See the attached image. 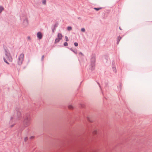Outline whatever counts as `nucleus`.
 <instances>
[{"label":"nucleus","mask_w":152,"mask_h":152,"mask_svg":"<svg viewBox=\"0 0 152 152\" xmlns=\"http://www.w3.org/2000/svg\"><path fill=\"white\" fill-rule=\"evenodd\" d=\"M96 58L94 55H91L90 60L89 69L91 70L94 69L95 66Z\"/></svg>","instance_id":"f257e3e1"},{"label":"nucleus","mask_w":152,"mask_h":152,"mask_svg":"<svg viewBox=\"0 0 152 152\" xmlns=\"http://www.w3.org/2000/svg\"><path fill=\"white\" fill-rule=\"evenodd\" d=\"M28 139V138L27 137H26L24 139V141H26Z\"/></svg>","instance_id":"cd10ccee"},{"label":"nucleus","mask_w":152,"mask_h":152,"mask_svg":"<svg viewBox=\"0 0 152 152\" xmlns=\"http://www.w3.org/2000/svg\"><path fill=\"white\" fill-rule=\"evenodd\" d=\"M52 31L53 32H54V30H56V29H54V27H53V28H52Z\"/></svg>","instance_id":"a878e982"},{"label":"nucleus","mask_w":152,"mask_h":152,"mask_svg":"<svg viewBox=\"0 0 152 152\" xmlns=\"http://www.w3.org/2000/svg\"><path fill=\"white\" fill-rule=\"evenodd\" d=\"M121 38H122V37L120 36H119L118 37L117 41V42L116 43L117 45L118 44L119 42H120V40H121Z\"/></svg>","instance_id":"1a4fd4ad"},{"label":"nucleus","mask_w":152,"mask_h":152,"mask_svg":"<svg viewBox=\"0 0 152 152\" xmlns=\"http://www.w3.org/2000/svg\"><path fill=\"white\" fill-rule=\"evenodd\" d=\"M74 45L75 46L77 47L78 46V43L77 42H75L74 43Z\"/></svg>","instance_id":"b1692460"},{"label":"nucleus","mask_w":152,"mask_h":152,"mask_svg":"<svg viewBox=\"0 0 152 152\" xmlns=\"http://www.w3.org/2000/svg\"><path fill=\"white\" fill-rule=\"evenodd\" d=\"M93 133L94 134H95L96 133L97 131L96 130H95L93 132Z\"/></svg>","instance_id":"bb28decb"},{"label":"nucleus","mask_w":152,"mask_h":152,"mask_svg":"<svg viewBox=\"0 0 152 152\" xmlns=\"http://www.w3.org/2000/svg\"><path fill=\"white\" fill-rule=\"evenodd\" d=\"M79 55H82V56H83V53H82L81 52H80V53H79Z\"/></svg>","instance_id":"7c9ffc66"},{"label":"nucleus","mask_w":152,"mask_h":152,"mask_svg":"<svg viewBox=\"0 0 152 152\" xmlns=\"http://www.w3.org/2000/svg\"><path fill=\"white\" fill-rule=\"evenodd\" d=\"M44 58V55H43V56H42V58H41V60H42V61H43Z\"/></svg>","instance_id":"c85d7f7f"},{"label":"nucleus","mask_w":152,"mask_h":152,"mask_svg":"<svg viewBox=\"0 0 152 152\" xmlns=\"http://www.w3.org/2000/svg\"><path fill=\"white\" fill-rule=\"evenodd\" d=\"M3 60H4V62H5L6 63H7L8 64H9V63L7 61L6 59L4 57H3Z\"/></svg>","instance_id":"ddd939ff"},{"label":"nucleus","mask_w":152,"mask_h":152,"mask_svg":"<svg viewBox=\"0 0 152 152\" xmlns=\"http://www.w3.org/2000/svg\"><path fill=\"white\" fill-rule=\"evenodd\" d=\"M33 138H34V137H33V136H31V137H30V138H31V139Z\"/></svg>","instance_id":"f704fd0d"},{"label":"nucleus","mask_w":152,"mask_h":152,"mask_svg":"<svg viewBox=\"0 0 152 152\" xmlns=\"http://www.w3.org/2000/svg\"><path fill=\"white\" fill-rule=\"evenodd\" d=\"M16 114H15V116H12L10 118V121H12V120H15V119L19 120V118L20 116L21 113L20 111L19 110H16Z\"/></svg>","instance_id":"7ed1b4c3"},{"label":"nucleus","mask_w":152,"mask_h":152,"mask_svg":"<svg viewBox=\"0 0 152 152\" xmlns=\"http://www.w3.org/2000/svg\"><path fill=\"white\" fill-rule=\"evenodd\" d=\"M24 58V54L23 53L21 54L19 56L18 61V65L20 66L22 64Z\"/></svg>","instance_id":"20e7f679"},{"label":"nucleus","mask_w":152,"mask_h":152,"mask_svg":"<svg viewBox=\"0 0 152 152\" xmlns=\"http://www.w3.org/2000/svg\"><path fill=\"white\" fill-rule=\"evenodd\" d=\"M112 69L113 71V72L115 73H116L117 72V70L116 67L114 66H113Z\"/></svg>","instance_id":"9b49d317"},{"label":"nucleus","mask_w":152,"mask_h":152,"mask_svg":"<svg viewBox=\"0 0 152 152\" xmlns=\"http://www.w3.org/2000/svg\"><path fill=\"white\" fill-rule=\"evenodd\" d=\"M4 8L2 6H0V13L4 10Z\"/></svg>","instance_id":"f8f14e48"},{"label":"nucleus","mask_w":152,"mask_h":152,"mask_svg":"<svg viewBox=\"0 0 152 152\" xmlns=\"http://www.w3.org/2000/svg\"><path fill=\"white\" fill-rule=\"evenodd\" d=\"M73 108H74L73 107L72 105H69L68 106V108L69 109H73Z\"/></svg>","instance_id":"f3484780"},{"label":"nucleus","mask_w":152,"mask_h":152,"mask_svg":"<svg viewBox=\"0 0 152 152\" xmlns=\"http://www.w3.org/2000/svg\"><path fill=\"white\" fill-rule=\"evenodd\" d=\"M70 50L71 51H72L75 54H77V50H74L72 48H71L70 49Z\"/></svg>","instance_id":"9d476101"},{"label":"nucleus","mask_w":152,"mask_h":152,"mask_svg":"<svg viewBox=\"0 0 152 152\" xmlns=\"http://www.w3.org/2000/svg\"><path fill=\"white\" fill-rule=\"evenodd\" d=\"M28 24V20L26 18L23 21V25L25 26H26Z\"/></svg>","instance_id":"0eeeda50"},{"label":"nucleus","mask_w":152,"mask_h":152,"mask_svg":"<svg viewBox=\"0 0 152 152\" xmlns=\"http://www.w3.org/2000/svg\"><path fill=\"white\" fill-rule=\"evenodd\" d=\"M58 38H56L55 41V43H57L61 39L62 36L61 34L60 33H58L57 35Z\"/></svg>","instance_id":"423d86ee"},{"label":"nucleus","mask_w":152,"mask_h":152,"mask_svg":"<svg viewBox=\"0 0 152 152\" xmlns=\"http://www.w3.org/2000/svg\"><path fill=\"white\" fill-rule=\"evenodd\" d=\"M68 45V44L67 42H65L64 43V46H67Z\"/></svg>","instance_id":"5701e85b"},{"label":"nucleus","mask_w":152,"mask_h":152,"mask_svg":"<svg viewBox=\"0 0 152 152\" xmlns=\"http://www.w3.org/2000/svg\"><path fill=\"white\" fill-rule=\"evenodd\" d=\"M37 36L39 39H40L42 38V35L41 32H39L37 33Z\"/></svg>","instance_id":"6e6552de"},{"label":"nucleus","mask_w":152,"mask_h":152,"mask_svg":"<svg viewBox=\"0 0 152 152\" xmlns=\"http://www.w3.org/2000/svg\"><path fill=\"white\" fill-rule=\"evenodd\" d=\"M27 39H28L30 40L31 39L30 37L28 36L27 37Z\"/></svg>","instance_id":"c756f323"},{"label":"nucleus","mask_w":152,"mask_h":152,"mask_svg":"<svg viewBox=\"0 0 152 152\" xmlns=\"http://www.w3.org/2000/svg\"><path fill=\"white\" fill-rule=\"evenodd\" d=\"M3 60H4V62H5L6 63H7L8 64H9V63L7 61L6 59L4 57H3Z\"/></svg>","instance_id":"2eb2a0df"},{"label":"nucleus","mask_w":152,"mask_h":152,"mask_svg":"<svg viewBox=\"0 0 152 152\" xmlns=\"http://www.w3.org/2000/svg\"><path fill=\"white\" fill-rule=\"evenodd\" d=\"M87 120L91 122V121H90V118H87Z\"/></svg>","instance_id":"473e14b6"},{"label":"nucleus","mask_w":152,"mask_h":152,"mask_svg":"<svg viewBox=\"0 0 152 152\" xmlns=\"http://www.w3.org/2000/svg\"><path fill=\"white\" fill-rule=\"evenodd\" d=\"M98 84H99V87H100V84H99V83H98Z\"/></svg>","instance_id":"72a5a7b5"},{"label":"nucleus","mask_w":152,"mask_h":152,"mask_svg":"<svg viewBox=\"0 0 152 152\" xmlns=\"http://www.w3.org/2000/svg\"><path fill=\"white\" fill-rule=\"evenodd\" d=\"M3 60H4V62H5L6 63H7L8 64H9V63L7 61L6 59L4 57H3Z\"/></svg>","instance_id":"4468645a"},{"label":"nucleus","mask_w":152,"mask_h":152,"mask_svg":"<svg viewBox=\"0 0 152 152\" xmlns=\"http://www.w3.org/2000/svg\"><path fill=\"white\" fill-rule=\"evenodd\" d=\"M95 10H96V11H98L99 10L101 9H102V8L100 7V8H94Z\"/></svg>","instance_id":"412c9836"},{"label":"nucleus","mask_w":152,"mask_h":152,"mask_svg":"<svg viewBox=\"0 0 152 152\" xmlns=\"http://www.w3.org/2000/svg\"><path fill=\"white\" fill-rule=\"evenodd\" d=\"M119 29H120L121 30V27H119Z\"/></svg>","instance_id":"e433bc0d"},{"label":"nucleus","mask_w":152,"mask_h":152,"mask_svg":"<svg viewBox=\"0 0 152 152\" xmlns=\"http://www.w3.org/2000/svg\"><path fill=\"white\" fill-rule=\"evenodd\" d=\"M42 3L44 5H46V0H42Z\"/></svg>","instance_id":"6ab92c4d"},{"label":"nucleus","mask_w":152,"mask_h":152,"mask_svg":"<svg viewBox=\"0 0 152 152\" xmlns=\"http://www.w3.org/2000/svg\"><path fill=\"white\" fill-rule=\"evenodd\" d=\"M13 126H14V125H11V127H12Z\"/></svg>","instance_id":"c9c22d12"},{"label":"nucleus","mask_w":152,"mask_h":152,"mask_svg":"<svg viewBox=\"0 0 152 152\" xmlns=\"http://www.w3.org/2000/svg\"><path fill=\"white\" fill-rule=\"evenodd\" d=\"M23 125L24 126L27 127L30 124V118L29 114H27L25 115L23 117Z\"/></svg>","instance_id":"f03ea898"},{"label":"nucleus","mask_w":152,"mask_h":152,"mask_svg":"<svg viewBox=\"0 0 152 152\" xmlns=\"http://www.w3.org/2000/svg\"><path fill=\"white\" fill-rule=\"evenodd\" d=\"M5 55L6 58L9 61L12 62V58L11 56L10 53L9 51L5 49Z\"/></svg>","instance_id":"39448f33"},{"label":"nucleus","mask_w":152,"mask_h":152,"mask_svg":"<svg viewBox=\"0 0 152 152\" xmlns=\"http://www.w3.org/2000/svg\"><path fill=\"white\" fill-rule=\"evenodd\" d=\"M118 88L120 90L121 89V84L120 85Z\"/></svg>","instance_id":"2f4dec72"},{"label":"nucleus","mask_w":152,"mask_h":152,"mask_svg":"<svg viewBox=\"0 0 152 152\" xmlns=\"http://www.w3.org/2000/svg\"><path fill=\"white\" fill-rule=\"evenodd\" d=\"M81 31L83 32H85V29L84 28H82L81 29Z\"/></svg>","instance_id":"4be33fe9"},{"label":"nucleus","mask_w":152,"mask_h":152,"mask_svg":"<svg viewBox=\"0 0 152 152\" xmlns=\"http://www.w3.org/2000/svg\"><path fill=\"white\" fill-rule=\"evenodd\" d=\"M3 60H4V62H5L6 63H7L8 64H9V63L7 61L6 59L4 57H3Z\"/></svg>","instance_id":"dca6fc26"},{"label":"nucleus","mask_w":152,"mask_h":152,"mask_svg":"<svg viewBox=\"0 0 152 152\" xmlns=\"http://www.w3.org/2000/svg\"><path fill=\"white\" fill-rule=\"evenodd\" d=\"M58 23H56L54 25V29H56V28L58 26Z\"/></svg>","instance_id":"aec40b11"},{"label":"nucleus","mask_w":152,"mask_h":152,"mask_svg":"<svg viewBox=\"0 0 152 152\" xmlns=\"http://www.w3.org/2000/svg\"><path fill=\"white\" fill-rule=\"evenodd\" d=\"M67 30L69 31H71L72 29V28L71 26H68L67 28Z\"/></svg>","instance_id":"a211bd4d"},{"label":"nucleus","mask_w":152,"mask_h":152,"mask_svg":"<svg viewBox=\"0 0 152 152\" xmlns=\"http://www.w3.org/2000/svg\"><path fill=\"white\" fill-rule=\"evenodd\" d=\"M65 39H66V41L67 42L69 41V39H68V38L67 36H65Z\"/></svg>","instance_id":"393cba45"}]
</instances>
